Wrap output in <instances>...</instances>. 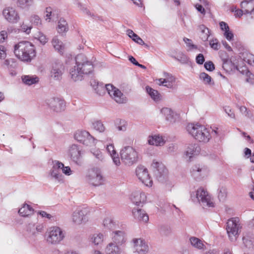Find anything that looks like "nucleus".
Listing matches in <instances>:
<instances>
[{
    "label": "nucleus",
    "instance_id": "1",
    "mask_svg": "<svg viewBox=\"0 0 254 254\" xmlns=\"http://www.w3.org/2000/svg\"><path fill=\"white\" fill-rule=\"evenodd\" d=\"M91 85L94 87L96 93L100 95H103L106 91L110 96L119 104L125 103L127 102L126 97L123 95L121 91L115 87L112 84H106L104 86L102 84H99L95 80L90 81Z\"/></svg>",
    "mask_w": 254,
    "mask_h": 254
},
{
    "label": "nucleus",
    "instance_id": "2",
    "mask_svg": "<svg viewBox=\"0 0 254 254\" xmlns=\"http://www.w3.org/2000/svg\"><path fill=\"white\" fill-rule=\"evenodd\" d=\"M14 53L22 61L30 62L36 56L34 46L28 41H21L15 45Z\"/></svg>",
    "mask_w": 254,
    "mask_h": 254
},
{
    "label": "nucleus",
    "instance_id": "3",
    "mask_svg": "<svg viewBox=\"0 0 254 254\" xmlns=\"http://www.w3.org/2000/svg\"><path fill=\"white\" fill-rule=\"evenodd\" d=\"M188 132L200 142L207 143L211 138L210 129L204 126L197 124H189L187 127Z\"/></svg>",
    "mask_w": 254,
    "mask_h": 254
},
{
    "label": "nucleus",
    "instance_id": "4",
    "mask_svg": "<svg viewBox=\"0 0 254 254\" xmlns=\"http://www.w3.org/2000/svg\"><path fill=\"white\" fill-rule=\"evenodd\" d=\"M190 198L194 203H199L203 208L213 207L214 204L208 192L202 188H199L195 191L190 193Z\"/></svg>",
    "mask_w": 254,
    "mask_h": 254
},
{
    "label": "nucleus",
    "instance_id": "5",
    "mask_svg": "<svg viewBox=\"0 0 254 254\" xmlns=\"http://www.w3.org/2000/svg\"><path fill=\"white\" fill-rule=\"evenodd\" d=\"M242 226L238 217H233L228 220L226 229L231 241H235L239 236Z\"/></svg>",
    "mask_w": 254,
    "mask_h": 254
},
{
    "label": "nucleus",
    "instance_id": "6",
    "mask_svg": "<svg viewBox=\"0 0 254 254\" xmlns=\"http://www.w3.org/2000/svg\"><path fill=\"white\" fill-rule=\"evenodd\" d=\"M121 159L123 162L131 165L137 161L138 155L135 150L131 146H127L123 148L120 152Z\"/></svg>",
    "mask_w": 254,
    "mask_h": 254
},
{
    "label": "nucleus",
    "instance_id": "7",
    "mask_svg": "<svg viewBox=\"0 0 254 254\" xmlns=\"http://www.w3.org/2000/svg\"><path fill=\"white\" fill-rule=\"evenodd\" d=\"M64 237V234L60 228L53 227L48 232L46 240L49 244H57L62 241Z\"/></svg>",
    "mask_w": 254,
    "mask_h": 254
},
{
    "label": "nucleus",
    "instance_id": "8",
    "mask_svg": "<svg viewBox=\"0 0 254 254\" xmlns=\"http://www.w3.org/2000/svg\"><path fill=\"white\" fill-rule=\"evenodd\" d=\"M86 180L89 184L95 186L102 185L103 182L100 171L97 168H93L88 171Z\"/></svg>",
    "mask_w": 254,
    "mask_h": 254
},
{
    "label": "nucleus",
    "instance_id": "9",
    "mask_svg": "<svg viewBox=\"0 0 254 254\" xmlns=\"http://www.w3.org/2000/svg\"><path fill=\"white\" fill-rule=\"evenodd\" d=\"M76 64L77 65L83 75L90 73L93 69L92 63L87 61L82 55H78L76 57Z\"/></svg>",
    "mask_w": 254,
    "mask_h": 254
},
{
    "label": "nucleus",
    "instance_id": "10",
    "mask_svg": "<svg viewBox=\"0 0 254 254\" xmlns=\"http://www.w3.org/2000/svg\"><path fill=\"white\" fill-rule=\"evenodd\" d=\"M135 172L138 179L143 184L146 186H152L153 182L146 168L143 166H139L136 168Z\"/></svg>",
    "mask_w": 254,
    "mask_h": 254
},
{
    "label": "nucleus",
    "instance_id": "11",
    "mask_svg": "<svg viewBox=\"0 0 254 254\" xmlns=\"http://www.w3.org/2000/svg\"><path fill=\"white\" fill-rule=\"evenodd\" d=\"M160 183L168 190L173 186L172 182L169 178V172L164 164L160 163Z\"/></svg>",
    "mask_w": 254,
    "mask_h": 254
},
{
    "label": "nucleus",
    "instance_id": "12",
    "mask_svg": "<svg viewBox=\"0 0 254 254\" xmlns=\"http://www.w3.org/2000/svg\"><path fill=\"white\" fill-rule=\"evenodd\" d=\"M133 248L138 254H145L148 250V247L145 241L141 238H134L132 240Z\"/></svg>",
    "mask_w": 254,
    "mask_h": 254
},
{
    "label": "nucleus",
    "instance_id": "13",
    "mask_svg": "<svg viewBox=\"0 0 254 254\" xmlns=\"http://www.w3.org/2000/svg\"><path fill=\"white\" fill-rule=\"evenodd\" d=\"M175 83V77L169 73L164 72L162 77L160 78V86H162L172 89L174 88Z\"/></svg>",
    "mask_w": 254,
    "mask_h": 254
},
{
    "label": "nucleus",
    "instance_id": "14",
    "mask_svg": "<svg viewBox=\"0 0 254 254\" xmlns=\"http://www.w3.org/2000/svg\"><path fill=\"white\" fill-rule=\"evenodd\" d=\"M74 138L86 145H88L94 139L93 136L85 130H77L74 134Z\"/></svg>",
    "mask_w": 254,
    "mask_h": 254
},
{
    "label": "nucleus",
    "instance_id": "15",
    "mask_svg": "<svg viewBox=\"0 0 254 254\" xmlns=\"http://www.w3.org/2000/svg\"><path fill=\"white\" fill-rule=\"evenodd\" d=\"M88 211L84 209L81 210H77L74 212L72 215V221L76 224H80L87 221V214Z\"/></svg>",
    "mask_w": 254,
    "mask_h": 254
},
{
    "label": "nucleus",
    "instance_id": "16",
    "mask_svg": "<svg viewBox=\"0 0 254 254\" xmlns=\"http://www.w3.org/2000/svg\"><path fill=\"white\" fill-rule=\"evenodd\" d=\"M161 113L165 120L172 124L175 123L179 118V115L169 108H163L161 110Z\"/></svg>",
    "mask_w": 254,
    "mask_h": 254
},
{
    "label": "nucleus",
    "instance_id": "17",
    "mask_svg": "<svg viewBox=\"0 0 254 254\" xmlns=\"http://www.w3.org/2000/svg\"><path fill=\"white\" fill-rule=\"evenodd\" d=\"M3 15L5 18L10 22H16L19 17L17 12L12 7H6L3 10Z\"/></svg>",
    "mask_w": 254,
    "mask_h": 254
},
{
    "label": "nucleus",
    "instance_id": "18",
    "mask_svg": "<svg viewBox=\"0 0 254 254\" xmlns=\"http://www.w3.org/2000/svg\"><path fill=\"white\" fill-rule=\"evenodd\" d=\"M147 196L144 192L136 191L132 193L131 200L137 206H142L146 201Z\"/></svg>",
    "mask_w": 254,
    "mask_h": 254
},
{
    "label": "nucleus",
    "instance_id": "19",
    "mask_svg": "<svg viewBox=\"0 0 254 254\" xmlns=\"http://www.w3.org/2000/svg\"><path fill=\"white\" fill-rule=\"evenodd\" d=\"M49 105L57 112L64 111L65 109V102L59 98H53L49 101Z\"/></svg>",
    "mask_w": 254,
    "mask_h": 254
},
{
    "label": "nucleus",
    "instance_id": "20",
    "mask_svg": "<svg viewBox=\"0 0 254 254\" xmlns=\"http://www.w3.org/2000/svg\"><path fill=\"white\" fill-rule=\"evenodd\" d=\"M190 173L192 177L197 179L207 173V168L204 166L196 164L192 167Z\"/></svg>",
    "mask_w": 254,
    "mask_h": 254
},
{
    "label": "nucleus",
    "instance_id": "21",
    "mask_svg": "<svg viewBox=\"0 0 254 254\" xmlns=\"http://www.w3.org/2000/svg\"><path fill=\"white\" fill-rule=\"evenodd\" d=\"M132 212L134 218L138 221L146 223L149 220L147 214L142 209L134 208Z\"/></svg>",
    "mask_w": 254,
    "mask_h": 254
},
{
    "label": "nucleus",
    "instance_id": "22",
    "mask_svg": "<svg viewBox=\"0 0 254 254\" xmlns=\"http://www.w3.org/2000/svg\"><path fill=\"white\" fill-rule=\"evenodd\" d=\"M244 11V14H252L254 12V0H244L240 4Z\"/></svg>",
    "mask_w": 254,
    "mask_h": 254
},
{
    "label": "nucleus",
    "instance_id": "23",
    "mask_svg": "<svg viewBox=\"0 0 254 254\" xmlns=\"http://www.w3.org/2000/svg\"><path fill=\"white\" fill-rule=\"evenodd\" d=\"M200 151V148L197 143L189 145L186 151V155L190 159L192 156L197 155Z\"/></svg>",
    "mask_w": 254,
    "mask_h": 254
},
{
    "label": "nucleus",
    "instance_id": "24",
    "mask_svg": "<svg viewBox=\"0 0 254 254\" xmlns=\"http://www.w3.org/2000/svg\"><path fill=\"white\" fill-rule=\"evenodd\" d=\"M106 149L112 157L114 163L117 166L120 165L121 164L120 158L118 157V155L115 149L114 145L113 144L107 145Z\"/></svg>",
    "mask_w": 254,
    "mask_h": 254
},
{
    "label": "nucleus",
    "instance_id": "25",
    "mask_svg": "<svg viewBox=\"0 0 254 254\" xmlns=\"http://www.w3.org/2000/svg\"><path fill=\"white\" fill-rule=\"evenodd\" d=\"M69 155L72 159L77 162L79 160L81 157V150L76 145H72L70 147L69 150Z\"/></svg>",
    "mask_w": 254,
    "mask_h": 254
},
{
    "label": "nucleus",
    "instance_id": "26",
    "mask_svg": "<svg viewBox=\"0 0 254 254\" xmlns=\"http://www.w3.org/2000/svg\"><path fill=\"white\" fill-rule=\"evenodd\" d=\"M70 74L74 81H81L82 79L83 74L77 64L70 69Z\"/></svg>",
    "mask_w": 254,
    "mask_h": 254
},
{
    "label": "nucleus",
    "instance_id": "27",
    "mask_svg": "<svg viewBox=\"0 0 254 254\" xmlns=\"http://www.w3.org/2000/svg\"><path fill=\"white\" fill-rule=\"evenodd\" d=\"M62 68L63 66L62 64H55L53 65L51 70V77L55 79H59L62 75Z\"/></svg>",
    "mask_w": 254,
    "mask_h": 254
},
{
    "label": "nucleus",
    "instance_id": "28",
    "mask_svg": "<svg viewBox=\"0 0 254 254\" xmlns=\"http://www.w3.org/2000/svg\"><path fill=\"white\" fill-rule=\"evenodd\" d=\"M19 214L23 217H28L34 213V209L29 205L24 204L18 211Z\"/></svg>",
    "mask_w": 254,
    "mask_h": 254
},
{
    "label": "nucleus",
    "instance_id": "29",
    "mask_svg": "<svg viewBox=\"0 0 254 254\" xmlns=\"http://www.w3.org/2000/svg\"><path fill=\"white\" fill-rule=\"evenodd\" d=\"M105 252L106 254H120L121 251L118 246L111 243L106 247Z\"/></svg>",
    "mask_w": 254,
    "mask_h": 254
},
{
    "label": "nucleus",
    "instance_id": "30",
    "mask_svg": "<svg viewBox=\"0 0 254 254\" xmlns=\"http://www.w3.org/2000/svg\"><path fill=\"white\" fill-rule=\"evenodd\" d=\"M112 239L117 244H122L125 242V233L123 231H116L113 232Z\"/></svg>",
    "mask_w": 254,
    "mask_h": 254
},
{
    "label": "nucleus",
    "instance_id": "31",
    "mask_svg": "<svg viewBox=\"0 0 254 254\" xmlns=\"http://www.w3.org/2000/svg\"><path fill=\"white\" fill-rule=\"evenodd\" d=\"M22 79L25 84L28 85L35 84L39 81V78L35 75H24L22 77Z\"/></svg>",
    "mask_w": 254,
    "mask_h": 254
},
{
    "label": "nucleus",
    "instance_id": "32",
    "mask_svg": "<svg viewBox=\"0 0 254 254\" xmlns=\"http://www.w3.org/2000/svg\"><path fill=\"white\" fill-rule=\"evenodd\" d=\"M57 30L59 33H63L67 31L68 25L64 19L61 18L60 19L58 22Z\"/></svg>",
    "mask_w": 254,
    "mask_h": 254
},
{
    "label": "nucleus",
    "instance_id": "33",
    "mask_svg": "<svg viewBox=\"0 0 254 254\" xmlns=\"http://www.w3.org/2000/svg\"><path fill=\"white\" fill-rule=\"evenodd\" d=\"M199 29L201 31L200 37L201 40L203 41H207L209 36V29L206 27L204 25H201L199 26Z\"/></svg>",
    "mask_w": 254,
    "mask_h": 254
},
{
    "label": "nucleus",
    "instance_id": "34",
    "mask_svg": "<svg viewBox=\"0 0 254 254\" xmlns=\"http://www.w3.org/2000/svg\"><path fill=\"white\" fill-rule=\"evenodd\" d=\"M52 43L53 47L56 50L58 51L60 53H63L64 46L61 41L57 38L55 37L53 39Z\"/></svg>",
    "mask_w": 254,
    "mask_h": 254
},
{
    "label": "nucleus",
    "instance_id": "35",
    "mask_svg": "<svg viewBox=\"0 0 254 254\" xmlns=\"http://www.w3.org/2000/svg\"><path fill=\"white\" fill-rule=\"evenodd\" d=\"M190 240L191 245L194 248L202 249L204 246L202 241L198 238L192 237L190 239Z\"/></svg>",
    "mask_w": 254,
    "mask_h": 254
},
{
    "label": "nucleus",
    "instance_id": "36",
    "mask_svg": "<svg viewBox=\"0 0 254 254\" xmlns=\"http://www.w3.org/2000/svg\"><path fill=\"white\" fill-rule=\"evenodd\" d=\"M128 35L130 38H131L133 41L137 43L140 45H143L144 44L143 41L141 39L139 36H138L136 34H135L133 31L131 30H128L127 31Z\"/></svg>",
    "mask_w": 254,
    "mask_h": 254
},
{
    "label": "nucleus",
    "instance_id": "37",
    "mask_svg": "<svg viewBox=\"0 0 254 254\" xmlns=\"http://www.w3.org/2000/svg\"><path fill=\"white\" fill-rule=\"evenodd\" d=\"M173 58L183 64H187L189 60V58L182 53H179L177 56L173 57Z\"/></svg>",
    "mask_w": 254,
    "mask_h": 254
},
{
    "label": "nucleus",
    "instance_id": "38",
    "mask_svg": "<svg viewBox=\"0 0 254 254\" xmlns=\"http://www.w3.org/2000/svg\"><path fill=\"white\" fill-rule=\"evenodd\" d=\"M103 225L105 227L109 229H113L116 228L115 223L110 218H106L103 221Z\"/></svg>",
    "mask_w": 254,
    "mask_h": 254
},
{
    "label": "nucleus",
    "instance_id": "39",
    "mask_svg": "<svg viewBox=\"0 0 254 254\" xmlns=\"http://www.w3.org/2000/svg\"><path fill=\"white\" fill-rule=\"evenodd\" d=\"M146 90L151 97L154 100L157 101L159 98L158 93L157 90H154L152 88L146 86Z\"/></svg>",
    "mask_w": 254,
    "mask_h": 254
},
{
    "label": "nucleus",
    "instance_id": "40",
    "mask_svg": "<svg viewBox=\"0 0 254 254\" xmlns=\"http://www.w3.org/2000/svg\"><path fill=\"white\" fill-rule=\"evenodd\" d=\"M56 164L58 167V168L61 169L62 170L64 174H65V175H70L71 170H70V168L69 167H68V166L65 167L63 163H62V162H60L59 161H57Z\"/></svg>",
    "mask_w": 254,
    "mask_h": 254
},
{
    "label": "nucleus",
    "instance_id": "41",
    "mask_svg": "<svg viewBox=\"0 0 254 254\" xmlns=\"http://www.w3.org/2000/svg\"><path fill=\"white\" fill-rule=\"evenodd\" d=\"M199 78L205 84H211V77L205 72H201L199 74Z\"/></svg>",
    "mask_w": 254,
    "mask_h": 254
},
{
    "label": "nucleus",
    "instance_id": "42",
    "mask_svg": "<svg viewBox=\"0 0 254 254\" xmlns=\"http://www.w3.org/2000/svg\"><path fill=\"white\" fill-rule=\"evenodd\" d=\"M104 240V236L102 234L99 233L97 234H95L92 238V242L95 245H99L102 243Z\"/></svg>",
    "mask_w": 254,
    "mask_h": 254
},
{
    "label": "nucleus",
    "instance_id": "43",
    "mask_svg": "<svg viewBox=\"0 0 254 254\" xmlns=\"http://www.w3.org/2000/svg\"><path fill=\"white\" fill-rule=\"evenodd\" d=\"M92 125L93 128L100 132H103L105 129L104 126L100 121H95L93 123Z\"/></svg>",
    "mask_w": 254,
    "mask_h": 254
},
{
    "label": "nucleus",
    "instance_id": "44",
    "mask_svg": "<svg viewBox=\"0 0 254 254\" xmlns=\"http://www.w3.org/2000/svg\"><path fill=\"white\" fill-rule=\"evenodd\" d=\"M35 38L39 40L43 45L45 44L48 41L46 36L40 32H38L35 34Z\"/></svg>",
    "mask_w": 254,
    "mask_h": 254
},
{
    "label": "nucleus",
    "instance_id": "45",
    "mask_svg": "<svg viewBox=\"0 0 254 254\" xmlns=\"http://www.w3.org/2000/svg\"><path fill=\"white\" fill-rule=\"evenodd\" d=\"M227 196V190L225 188L221 187L218 189V197L220 201H223Z\"/></svg>",
    "mask_w": 254,
    "mask_h": 254
},
{
    "label": "nucleus",
    "instance_id": "46",
    "mask_svg": "<svg viewBox=\"0 0 254 254\" xmlns=\"http://www.w3.org/2000/svg\"><path fill=\"white\" fill-rule=\"evenodd\" d=\"M148 142L150 145L158 146L159 145V136L157 135L150 136Z\"/></svg>",
    "mask_w": 254,
    "mask_h": 254
},
{
    "label": "nucleus",
    "instance_id": "47",
    "mask_svg": "<svg viewBox=\"0 0 254 254\" xmlns=\"http://www.w3.org/2000/svg\"><path fill=\"white\" fill-rule=\"evenodd\" d=\"M32 2V0H17V5L22 8H25L30 5Z\"/></svg>",
    "mask_w": 254,
    "mask_h": 254
},
{
    "label": "nucleus",
    "instance_id": "48",
    "mask_svg": "<svg viewBox=\"0 0 254 254\" xmlns=\"http://www.w3.org/2000/svg\"><path fill=\"white\" fill-rule=\"evenodd\" d=\"M161 231L162 234L168 236L172 233L171 227L168 225H163L161 227Z\"/></svg>",
    "mask_w": 254,
    "mask_h": 254
},
{
    "label": "nucleus",
    "instance_id": "49",
    "mask_svg": "<svg viewBox=\"0 0 254 254\" xmlns=\"http://www.w3.org/2000/svg\"><path fill=\"white\" fill-rule=\"evenodd\" d=\"M209 45L211 48L215 50H219L220 47V45L217 39H214L210 40Z\"/></svg>",
    "mask_w": 254,
    "mask_h": 254
},
{
    "label": "nucleus",
    "instance_id": "50",
    "mask_svg": "<svg viewBox=\"0 0 254 254\" xmlns=\"http://www.w3.org/2000/svg\"><path fill=\"white\" fill-rule=\"evenodd\" d=\"M183 41L186 43L187 46L189 47L190 50L197 49V46L192 44L191 39L185 37L183 39Z\"/></svg>",
    "mask_w": 254,
    "mask_h": 254
},
{
    "label": "nucleus",
    "instance_id": "51",
    "mask_svg": "<svg viewBox=\"0 0 254 254\" xmlns=\"http://www.w3.org/2000/svg\"><path fill=\"white\" fill-rule=\"evenodd\" d=\"M243 243L246 247L249 249L253 248L254 246V241L245 237L243 238Z\"/></svg>",
    "mask_w": 254,
    "mask_h": 254
},
{
    "label": "nucleus",
    "instance_id": "52",
    "mask_svg": "<svg viewBox=\"0 0 254 254\" xmlns=\"http://www.w3.org/2000/svg\"><path fill=\"white\" fill-rule=\"evenodd\" d=\"M91 152H92V154H93V155L96 158H97L99 160H101L103 159V157L102 153L99 149H96V148L93 149H92Z\"/></svg>",
    "mask_w": 254,
    "mask_h": 254
},
{
    "label": "nucleus",
    "instance_id": "53",
    "mask_svg": "<svg viewBox=\"0 0 254 254\" xmlns=\"http://www.w3.org/2000/svg\"><path fill=\"white\" fill-rule=\"evenodd\" d=\"M204 66L205 68L209 71L213 70L215 68L214 64L211 61H208L205 63Z\"/></svg>",
    "mask_w": 254,
    "mask_h": 254
},
{
    "label": "nucleus",
    "instance_id": "54",
    "mask_svg": "<svg viewBox=\"0 0 254 254\" xmlns=\"http://www.w3.org/2000/svg\"><path fill=\"white\" fill-rule=\"evenodd\" d=\"M224 111L228 115V116L232 119H235V115L231 109L228 107L226 106L224 108Z\"/></svg>",
    "mask_w": 254,
    "mask_h": 254
},
{
    "label": "nucleus",
    "instance_id": "55",
    "mask_svg": "<svg viewBox=\"0 0 254 254\" xmlns=\"http://www.w3.org/2000/svg\"><path fill=\"white\" fill-rule=\"evenodd\" d=\"M224 35L226 39L229 41L233 40L234 35L233 33L230 31V29L224 31Z\"/></svg>",
    "mask_w": 254,
    "mask_h": 254
},
{
    "label": "nucleus",
    "instance_id": "56",
    "mask_svg": "<svg viewBox=\"0 0 254 254\" xmlns=\"http://www.w3.org/2000/svg\"><path fill=\"white\" fill-rule=\"evenodd\" d=\"M118 124V128L119 130H124L126 129L127 124L125 121L119 120Z\"/></svg>",
    "mask_w": 254,
    "mask_h": 254
},
{
    "label": "nucleus",
    "instance_id": "57",
    "mask_svg": "<svg viewBox=\"0 0 254 254\" xmlns=\"http://www.w3.org/2000/svg\"><path fill=\"white\" fill-rule=\"evenodd\" d=\"M204 60V56L202 54H199L196 57V62L197 64H202Z\"/></svg>",
    "mask_w": 254,
    "mask_h": 254
},
{
    "label": "nucleus",
    "instance_id": "58",
    "mask_svg": "<svg viewBox=\"0 0 254 254\" xmlns=\"http://www.w3.org/2000/svg\"><path fill=\"white\" fill-rule=\"evenodd\" d=\"M45 13H46V16H45L46 20L50 21L51 19V14L52 13V8L50 7H47L46 9Z\"/></svg>",
    "mask_w": 254,
    "mask_h": 254
},
{
    "label": "nucleus",
    "instance_id": "59",
    "mask_svg": "<svg viewBox=\"0 0 254 254\" xmlns=\"http://www.w3.org/2000/svg\"><path fill=\"white\" fill-rule=\"evenodd\" d=\"M6 56V49L5 48L0 45V58L4 59Z\"/></svg>",
    "mask_w": 254,
    "mask_h": 254
},
{
    "label": "nucleus",
    "instance_id": "60",
    "mask_svg": "<svg viewBox=\"0 0 254 254\" xmlns=\"http://www.w3.org/2000/svg\"><path fill=\"white\" fill-rule=\"evenodd\" d=\"M31 21L36 25L41 24L40 18L37 15H34L32 16Z\"/></svg>",
    "mask_w": 254,
    "mask_h": 254
},
{
    "label": "nucleus",
    "instance_id": "61",
    "mask_svg": "<svg viewBox=\"0 0 254 254\" xmlns=\"http://www.w3.org/2000/svg\"><path fill=\"white\" fill-rule=\"evenodd\" d=\"M219 25L221 30L223 31H225L226 30L229 29L228 25L225 22H220Z\"/></svg>",
    "mask_w": 254,
    "mask_h": 254
},
{
    "label": "nucleus",
    "instance_id": "62",
    "mask_svg": "<svg viewBox=\"0 0 254 254\" xmlns=\"http://www.w3.org/2000/svg\"><path fill=\"white\" fill-rule=\"evenodd\" d=\"M7 37V32L5 31H2L0 32V43L3 42Z\"/></svg>",
    "mask_w": 254,
    "mask_h": 254
},
{
    "label": "nucleus",
    "instance_id": "63",
    "mask_svg": "<svg viewBox=\"0 0 254 254\" xmlns=\"http://www.w3.org/2000/svg\"><path fill=\"white\" fill-rule=\"evenodd\" d=\"M195 7L198 11L200 12L201 13L204 14L205 13V10L204 7L200 4H196L195 5Z\"/></svg>",
    "mask_w": 254,
    "mask_h": 254
},
{
    "label": "nucleus",
    "instance_id": "64",
    "mask_svg": "<svg viewBox=\"0 0 254 254\" xmlns=\"http://www.w3.org/2000/svg\"><path fill=\"white\" fill-rule=\"evenodd\" d=\"M235 14L239 17H241L243 14H244V11L243 10V9L241 8L236 10L235 11Z\"/></svg>",
    "mask_w": 254,
    "mask_h": 254
}]
</instances>
